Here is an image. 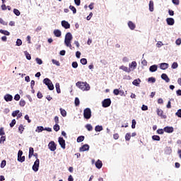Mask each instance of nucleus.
Masks as SVG:
<instances>
[{"instance_id": "obj_33", "label": "nucleus", "mask_w": 181, "mask_h": 181, "mask_svg": "<svg viewBox=\"0 0 181 181\" xmlns=\"http://www.w3.org/2000/svg\"><path fill=\"white\" fill-rule=\"evenodd\" d=\"M53 129L55 131V132H59V131H60V125L55 124L53 127Z\"/></svg>"}, {"instance_id": "obj_19", "label": "nucleus", "mask_w": 181, "mask_h": 181, "mask_svg": "<svg viewBox=\"0 0 181 181\" xmlns=\"http://www.w3.org/2000/svg\"><path fill=\"white\" fill-rule=\"evenodd\" d=\"M141 78L134 79L132 82L133 86H136V87H139V85L141 84Z\"/></svg>"}, {"instance_id": "obj_47", "label": "nucleus", "mask_w": 181, "mask_h": 181, "mask_svg": "<svg viewBox=\"0 0 181 181\" xmlns=\"http://www.w3.org/2000/svg\"><path fill=\"white\" fill-rule=\"evenodd\" d=\"M16 124V119H13L11 120V122L10 123L11 128H13L15 125Z\"/></svg>"}, {"instance_id": "obj_58", "label": "nucleus", "mask_w": 181, "mask_h": 181, "mask_svg": "<svg viewBox=\"0 0 181 181\" xmlns=\"http://www.w3.org/2000/svg\"><path fill=\"white\" fill-rule=\"evenodd\" d=\"M14 100L16 101H19V100H21V95L20 94H16L14 96Z\"/></svg>"}, {"instance_id": "obj_44", "label": "nucleus", "mask_w": 181, "mask_h": 181, "mask_svg": "<svg viewBox=\"0 0 181 181\" xmlns=\"http://www.w3.org/2000/svg\"><path fill=\"white\" fill-rule=\"evenodd\" d=\"M5 166H6V160H3L1 163V165H0V168L1 169H4V168H5Z\"/></svg>"}, {"instance_id": "obj_50", "label": "nucleus", "mask_w": 181, "mask_h": 181, "mask_svg": "<svg viewBox=\"0 0 181 181\" xmlns=\"http://www.w3.org/2000/svg\"><path fill=\"white\" fill-rule=\"evenodd\" d=\"M16 46H22V40L21 39H17L16 42Z\"/></svg>"}, {"instance_id": "obj_14", "label": "nucleus", "mask_w": 181, "mask_h": 181, "mask_svg": "<svg viewBox=\"0 0 181 181\" xmlns=\"http://www.w3.org/2000/svg\"><path fill=\"white\" fill-rule=\"evenodd\" d=\"M166 22L169 26H173L175 25V19L173 18H166Z\"/></svg>"}, {"instance_id": "obj_26", "label": "nucleus", "mask_w": 181, "mask_h": 181, "mask_svg": "<svg viewBox=\"0 0 181 181\" xmlns=\"http://www.w3.org/2000/svg\"><path fill=\"white\" fill-rule=\"evenodd\" d=\"M165 155H170L172 153V148L170 146H167L165 149Z\"/></svg>"}, {"instance_id": "obj_16", "label": "nucleus", "mask_w": 181, "mask_h": 181, "mask_svg": "<svg viewBox=\"0 0 181 181\" xmlns=\"http://www.w3.org/2000/svg\"><path fill=\"white\" fill-rule=\"evenodd\" d=\"M127 25H128L130 30H135V28H136V25H135V23H134V22L129 21L127 23Z\"/></svg>"}, {"instance_id": "obj_54", "label": "nucleus", "mask_w": 181, "mask_h": 181, "mask_svg": "<svg viewBox=\"0 0 181 181\" xmlns=\"http://www.w3.org/2000/svg\"><path fill=\"white\" fill-rule=\"evenodd\" d=\"M71 66L73 69H77V67H78V64L77 63V62H73Z\"/></svg>"}, {"instance_id": "obj_10", "label": "nucleus", "mask_w": 181, "mask_h": 181, "mask_svg": "<svg viewBox=\"0 0 181 181\" xmlns=\"http://www.w3.org/2000/svg\"><path fill=\"white\" fill-rule=\"evenodd\" d=\"M4 98L6 103H9V101H12V100H13V96L9 93H7L4 95Z\"/></svg>"}, {"instance_id": "obj_4", "label": "nucleus", "mask_w": 181, "mask_h": 181, "mask_svg": "<svg viewBox=\"0 0 181 181\" xmlns=\"http://www.w3.org/2000/svg\"><path fill=\"white\" fill-rule=\"evenodd\" d=\"M83 118H85V119H90V118H91V109L86 107L83 110Z\"/></svg>"}, {"instance_id": "obj_36", "label": "nucleus", "mask_w": 181, "mask_h": 181, "mask_svg": "<svg viewBox=\"0 0 181 181\" xmlns=\"http://www.w3.org/2000/svg\"><path fill=\"white\" fill-rule=\"evenodd\" d=\"M148 83H156V78H155V77H150L148 78Z\"/></svg>"}, {"instance_id": "obj_39", "label": "nucleus", "mask_w": 181, "mask_h": 181, "mask_svg": "<svg viewBox=\"0 0 181 181\" xmlns=\"http://www.w3.org/2000/svg\"><path fill=\"white\" fill-rule=\"evenodd\" d=\"M13 13L15 14L16 16H21V11L19 10L14 8L13 11Z\"/></svg>"}, {"instance_id": "obj_11", "label": "nucleus", "mask_w": 181, "mask_h": 181, "mask_svg": "<svg viewBox=\"0 0 181 181\" xmlns=\"http://www.w3.org/2000/svg\"><path fill=\"white\" fill-rule=\"evenodd\" d=\"M136 66H138L136 62L133 61L131 64H129V69H130L131 71H134V70L136 69Z\"/></svg>"}, {"instance_id": "obj_42", "label": "nucleus", "mask_w": 181, "mask_h": 181, "mask_svg": "<svg viewBox=\"0 0 181 181\" xmlns=\"http://www.w3.org/2000/svg\"><path fill=\"white\" fill-rule=\"evenodd\" d=\"M18 160L21 162V163H23V162H25V156L18 157Z\"/></svg>"}, {"instance_id": "obj_35", "label": "nucleus", "mask_w": 181, "mask_h": 181, "mask_svg": "<svg viewBox=\"0 0 181 181\" xmlns=\"http://www.w3.org/2000/svg\"><path fill=\"white\" fill-rule=\"evenodd\" d=\"M69 9L72 11L74 14L77 13V9L76 8V7H74V6H69Z\"/></svg>"}, {"instance_id": "obj_61", "label": "nucleus", "mask_w": 181, "mask_h": 181, "mask_svg": "<svg viewBox=\"0 0 181 181\" xmlns=\"http://www.w3.org/2000/svg\"><path fill=\"white\" fill-rule=\"evenodd\" d=\"M175 115L178 117V118H181V109L177 110V112L175 113Z\"/></svg>"}, {"instance_id": "obj_48", "label": "nucleus", "mask_w": 181, "mask_h": 181, "mask_svg": "<svg viewBox=\"0 0 181 181\" xmlns=\"http://www.w3.org/2000/svg\"><path fill=\"white\" fill-rule=\"evenodd\" d=\"M80 62L83 64V66H86V64H87V59L86 58L81 59Z\"/></svg>"}, {"instance_id": "obj_12", "label": "nucleus", "mask_w": 181, "mask_h": 181, "mask_svg": "<svg viewBox=\"0 0 181 181\" xmlns=\"http://www.w3.org/2000/svg\"><path fill=\"white\" fill-rule=\"evenodd\" d=\"M157 115H158L163 119H166L167 118V116L163 115V110H162V109H157Z\"/></svg>"}, {"instance_id": "obj_63", "label": "nucleus", "mask_w": 181, "mask_h": 181, "mask_svg": "<svg viewBox=\"0 0 181 181\" xmlns=\"http://www.w3.org/2000/svg\"><path fill=\"white\" fill-rule=\"evenodd\" d=\"M141 110H142V111H148V106L143 105L141 107Z\"/></svg>"}, {"instance_id": "obj_21", "label": "nucleus", "mask_w": 181, "mask_h": 181, "mask_svg": "<svg viewBox=\"0 0 181 181\" xmlns=\"http://www.w3.org/2000/svg\"><path fill=\"white\" fill-rule=\"evenodd\" d=\"M97 169H101L103 168V161L101 160H98L95 163Z\"/></svg>"}, {"instance_id": "obj_49", "label": "nucleus", "mask_w": 181, "mask_h": 181, "mask_svg": "<svg viewBox=\"0 0 181 181\" xmlns=\"http://www.w3.org/2000/svg\"><path fill=\"white\" fill-rule=\"evenodd\" d=\"M125 140L130 141L131 140V133H127L125 134Z\"/></svg>"}, {"instance_id": "obj_55", "label": "nucleus", "mask_w": 181, "mask_h": 181, "mask_svg": "<svg viewBox=\"0 0 181 181\" xmlns=\"http://www.w3.org/2000/svg\"><path fill=\"white\" fill-rule=\"evenodd\" d=\"M35 62H37V64H43V61H42V59L40 58H36Z\"/></svg>"}, {"instance_id": "obj_24", "label": "nucleus", "mask_w": 181, "mask_h": 181, "mask_svg": "<svg viewBox=\"0 0 181 181\" xmlns=\"http://www.w3.org/2000/svg\"><path fill=\"white\" fill-rule=\"evenodd\" d=\"M35 153V149L33 147L29 148V154L28 158L30 159L33 156V154Z\"/></svg>"}, {"instance_id": "obj_41", "label": "nucleus", "mask_w": 181, "mask_h": 181, "mask_svg": "<svg viewBox=\"0 0 181 181\" xmlns=\"http://www.w3.org/2000/svg\"><path fill=\"white\" fill-rule=\"evenodd\" d=\"M153 141H160V136L158 135H153L152 136Z\"/></svg>"}, {"instance_id": "obj_37", "label": "nucleus", "mask_w": 181, "mask_h": 181, "mask_svg": "<svg viewBox=\"0 0 181 181\" xmlns=\"http://www.w3.org/2000/svg\"><path fill=\"white\" fill-rule=\"evenodd\" d=\"M19 105L20 107H25V105H26V101H25L23 99H21L19 102Z\"/></svg>"}, {"instance_id": "obj_8", "label": "nucleus", "mask_w": 181, "mask_h": 181, "mask_svg": "<svg viewBox=\"0 0 181 181\" xmlns=\"http://www.w3.org/2000/svg\"><path fill=\"white\" fill-rule=\"evenodd\" d=\"M58 142L62 149H66V140L63 137H59Z\"/></svg>"}, {"instance_id": "obj_9", "label": "nucleus", "mask_w": 181, "mask_h": 181, "mask_svg": "<svg viewBox=\"0 0 181 181\" xmlns=\"http://www.w3.org/2000/svg\"><path fill=\"white\" fill-rule=\"evenodd\" d=\"M90 151V145L84 144L79 148V152H86Z\"/></svg>"}, {"instance_id": "obj_27", "label": "nucleus", "mask_w": 181, "mask_h": 181, "mask_svg": "<svg viewBox=\"0 0 181 181\" xmlns=\"http://www.w3.org/2000/svg\"><path fill=\"white\" fill-rule=\"evenodd\" d=\"M43 131H45V127H43V126H38L35 129V132H38V134L43 132Z\"/></svg>"}, {"instance_id": "obj_51", "label": "nucleus", "mask_w": 181, "mask_h": 181, "mask_svg": "<svg viewBox=\"0 0 181 181\" xmlns=\"http://www.w3.org/2000/svg\"><path fill=\"white\" fill-rule=\"evenodd\" d=\"M5 141H6V136H1L0 137V144H4V142H5Z\"/></svg>"}, {"instance_id": "obj_31", "label": "nucleus", "mask_w": 181, "mask_h": 181, "mask_svg": "<svg viewBox=\"0 0 181 181\" xmlns=\"http://www.w3.org/2000/svg\"><path fill=\"white\" fill-rule=\"evenodd\" d=\"M59 111H60L61 115H62V117H67V112H66V110H64L63 108H60Z\"/></svg>"}, {"instance_id": "obj_40", "label": "nucleus", "mask_w": 181, "mask_h": 181, "mask_svg": "<svg viewBox=\"0 0 181 181\" xmlns=\"http://www.w3.org/2000/svg\"><path fill=\"white\" fill-rule=\"evenodd\" d=\"M157 134H158V135H163V134H165V129H158Z\"/></svg>"}, {"instance_id": "obj_20", "label": "nucleus", "mask_w": 181, "mask_h": 181, "mask_svg": "<svg viewBox=\"0 0 181 181\" xmlns=\"http://www.w3.org/2000/svg\"><path fill=\"white\" fill-rule=\"evenodd\" d=\"M158 70V65L154 64L152 65L149 67V71H151V73H155V71H156Z\"/></svg>"}, {"instance_id": "obj_25", "label": "nucleus", "mask_w": 181, "mask_h": 181, "mask_svg": "<svg viewBox=\"0 0 181 181\" xmlns=\"http://www.w3.org/2000/svg\"><path fill=\"white\" fill-rule=\"evenodd\" d=\"M148 9H149L150 12H153V11H154V8H153V1H152V0H151V1H149Z\"/></svg>"}, {"instance_id": "obj_13", "label": "nucleus", "mask_w": 181, "mask_h": 181, "mask_svg": "<svg viewBox=\"0 0 181 181\" xmlns=\"http://www.w3.org/2000/svg\"><path fill=\"white\" fill-rule=\"evenodd\" d=\"M173 131V127L166 126L165 127H164V132H166L167 134H172Z\"/></svg>"}, {"instance_id": "obj_62", "label": "nucleus", "mask_w": 181, "mask_h": 181, "mask_svg": "<svg viewBox=\"0 0 181 181\" xmlns=\"http://www.w3.org/2000/svg\"><path fill=\"white\" fill-rule=\"evenodd\" d=\"M113 94H115V95H119V89H115L113 90Z\"/></svg>"}, {"instance_id": "obj_17", "label": "nucleus", "mask_w": 181, "mask_h": 181, "mask_svg": "<svg viewBox=\"0 0 181 181\" xmlns=\"http://www.w3.org/2000/svg\"><path fill=\"white\" fill-rule=\"evenodd\" d=\"M161 78L162 80H164L165 83H169L170 81V78H169V76L166 74H161Z\"/></svg>"}, {"instance_id": "obj_53", "label": "nucleus", "mask_w": 181, "mask_h": 181, "mask_svg": "<svg viewBox=\"0 0 181 181\" xmlns=\"http://www.w3.org/2000/svg\"><path fill=\"white\" fill-rule=\"evenodd\" d=\"M136 125V121L134 119L132 121V129H135Z\"/></svg>"}, {"instance_id": "obj_38", "label": "nucleus", "mask_w": 181, "mask_h": 181, "mask_svg": "<svg viewBox=\"0 0 181 181\" xmlns=\"http://www.w3.org/2000/svg\"><path fill=\"white\" fill-rule=\"evenodd\" d=\"M84 138H85L84 136H78L76 141L78 143L83 142V141H84Z\"/></svg>"}, {"instance_id": "obj_15", "label": "nucleus", "mask_w": 181, "mask_h": 181, "mask_svg": "<svg viewBox=\"0 0 181 181\" xmlns=\"http://www.w3.org/2000/svg\"><path fill=\"white\" fill-rule=\"evenodd\" d=\"M61 25L64 29H70V24L66 21H62Z\"/></svg>"}, {"instance_id": "obj_64", "label": "nucleus", "mask_w": 181, "mask_h": 181, "mask_svg": "<svg viewBox=\"0 0 181 181\" xmlns=\"http://www.w3.org/2000/svg\"><path fill=\"white\" fill-rule=\"evenodd\" d=\"M172 2L174 5H179V4H180L179 0H172Z\"/></svg>"}, {"instance_id": "obj_46", "label": "nucleus", "mask_w": 181, "mask_h": 181, "mask_svg": "<svg viewBox=\"0 0 181 181\" xmlns=\"http://www.w3.org/2000/svg\"><path fill=\"white\" fill-rule=\"evenodd\" d=\"M177 67H179V64H177V62H173L171 65V69H177Z\"/></svg>"}, {"instance_id": "obj_3", "label": "nucleus", "mask_w": 181, "mask_h": 181, "mask_svg": "<svg viewBox=\"0 0 181 181\" xmlns=\"http://www.w3.org/2000/svg\"><path fill=\"white\" fill-rule=\"evenodd\" d=\"M43 84H45V86H47V88L50 91H53L54 90V86L53 85V83L49 78H45L42 81Z\"/></svg>"}, {"instance_id": "obj_59", "label": "nucleus", "mask_w": 181, "mask_h": 181, "mask_svg": "<svg viewBox=\"0 0 181 181\" xmlns=\"http://www.w3.org/2000/svg\"><path fill=\"white\" fill-rule=\"evenodd\" d=\"M24 118L26 121H28V124H30L32 122V120H30V119H29V115H25Z\"/></svg>"}, {"instance_id": "obj_30", "label": "nucleus", "mask_w": 181, "mask_h": 181, "mask_svg": "<svg viewBox=\"0 0 181 181\" xmlns=\"http://www.w3.org/2000/svg\"><path fill=\"white\" fill-rule=\"evenodd\" d=\"M103 129V126L97 125L95 127V132H101Z\"/></svg>"}, {"instance_id": "obj_43", "label": "nucleus", "mask_w": 181, "mask_h": 181, "mask_svg": "<svg viewBox=\"0 0 181 181\" xmlns=\"http://www.w3.org/2000/svg\"><path fill=\"white\" fill-rule=\"evenodd\" d=\"M19 112H21L20 110H15L12 112L11 115L15 118V117H18V115L19 114Z\"/></svg>"}, {"instance_id": "obj_45", "label": "nucleus", "mask_w": 181, "mask_h": 181, "mask_svg": "<svg viewBox=\"0 0 181 181\" xmlns=\"http://www.w3.org/2000/svg\"><path fill=\"white\" fill-rule=\"evenodd\" d=\"M86 128L89 132L93 131V126L90 124H86Z\"/></svg>"}, {"instance_id": "obj_1", "label": "nucleus", "mask_w": 181, "mask_h": 181, "mask_svg": "<svg viewBox=\"0 0 181 181\" xmlns=\"http://www.w3.org/2000/svg\"><path fill=\"white\" fill-rule=\"evenodd\" d=\"M71 40H73V35L71 33H67L65 35L64 38V45L66 47H69V49H73V47L71 46Z\"/></svg>"}, {"instance_id": "obj_29", "label": "nucleus", "mask_w": 181, "mask_h": 181, "mask_svg": "<svg viewBox=\"0 0 181 181\" xmlns=\"http://www.w3.org/2000/svg\"><path fill=\"white\" fill-rule=\"evenodd\" d=\"M55 88L57 90V94H60V93H62V90H60V83H57L55 84Z\"/></svg>"}, {"instance_id": "obj_23", "label": "nucleus", "mask_w": 181, "mask_h": 181, "mask_svg": "<svg viewBox=\"0 0 181 181\" xmlns=\"http://www.w3.org/2000/svg\"><path fill=\"white\" fill-rule=\"evenodd\" d=\"M120 70H123V71H125L126 73H131V69L125 66H121L119 67Z\"/></svg>"}, {"instance_id": "obj_22", "label": "nucleus", "mask_w": 181, "mask_h": 181, "mask_svg": "<svg viewBox=\"0 0 181 181\" xmlns=\"http://www.w3.org/2000/svg\"><path fill=\"white\" fill-rule=\"evenodd\" d=\"M54 35L56 37H60L62 36V31L60 30H54Z\"/></svg>"}, {"instance_id": "obj_7", "label": "nucleus", "mask_w": 181, "mask_h": 181, "mask_svg": "<svg viewBox=\"0 0 181 181\" xmlns=\"http://www.w3.org/2000/svg\"><path fill=\"white\" fill-rule=\"evenodd\" d=\"M40 165V160H39V158H37L33 165V170H34V172H37V170H39Z\"/></svg>"}, {"instance_id": "obj_60", "label": "nucleus", "mask_w": 181, "mask_h": 181, "mask_svg": "<svg viewBox=\"0 0 181 181\" xmlns=\"http://www.w3.org/2000/svg\"><path fill=\"white\" fill-rule=\"evenodd\" d=\"M37 98H39L40 100V99L43 98V95L41 93L40 91H38L37 93Z\"/></svg>"}, {"instance_id": "obj_34", "label": "nucleus", "mask_w": 181, "mask_h": 181, "mask_svg": "<svg viewBox=\"0 0 181 181\" xmlns=\"http://www.w3.org/2000/svg\"><path fill=\"white\" fill-rule=\"evenodd\" d=\"M18 131L20 134H23V131H25V127H23V124H20L18 127Z\"/></svg>"}, {"instance_id": "obj_56", "label": "nucleus", "mask_w": 181, "mask_h": 181, "mask_svg": "<svg viewBox=\"0 0 181 181\" xmlns=\"http://www.w3.org/2000/svg\"><path fill=\"white\" fill-rule=\"evenodd\" d=\"M52 62L53 64H55V66H60V62L56 59H52Z\"/></svg>"}, {"instance_id": "obj_57", "label": "nucleus", "mask_w": 181, "mask_h": 181, "mask_svg": "<svg viewBox=\"0 0 181 181\" xmlns=\"http://www.w3.org/2000/svg\"><path fill=\"white\" fill-rule=\"evenodd\" d=\"M75 105L76 107H78V105H80V99H78V98H75Z\"/></svg>"}, {"instance_id": "obj_28", "label": "nucleus", "mask_w": 181, "mask_h": 181, "mask_svg": "<svg viewBox=\"0 0 181 181\" xmlns=\"http://www.w3.org/2000/svg\"><path fill=\"white\" fill-rule=\"evenodd\" d=\"M0 33H1L2 35H5V36H9V35H11V33H9V31L2 29L0 30Z\"/></svg>"}, {"instance_id": "obj_6", "label": "nucleus", "mask_w": 181, "mask_h": 181, "mask_svg": "<svg viewBox=\"0 0 181 181\" xmlns=\"http://www.w3.org/2000/svg\"><path fill=\"white\" fill-rule=\"evenodd\" d=\"M111 105V99L110 98H106L104 99L102 102V106L103 108H108Z\"/></svg>"}, {"instance_id": "obj_32", "label": "nucleus", "mask_w": 181, "mask_h": 181, "mask_svg": "<svg viewBox=\"0 0 181 181\" xmlns=\"http://www.w3.org/2000/svg\"><path fill=\"white\" fill-rule=\"evenodd\" d=\"M24 54H25L27 60H32V56H30V54H29V52H28V51H25Z\"/></svg>"}, {"instance_id": "obj_5", "label": "nucleus", "mask_w": 181, "mask_h": 181, "mask_svg": "<svg viewBox=\"0 0 181 181\" xmlns=\"http://www.w3.org/2000/svg\"><path fill=\"white\" fill-rule=\"evenodd\" d=\"M48 148L49 151H51V152H54V151L57 149V144H56V143L54 141H51L48 144Z\"/></svg>"}, {"instance_id": "obj_18", "label": "nucleus", "mask_w": 181, "mask_h": 181, "mask_svg": "<svg viewBox=\"0 0 181 181\" xmlns=\"http://www.w3.org/2000/svg\"><path fill=\"white\" fill-rule=\"evenodd\" d=\"M169 68V64L168 63H161L160 64V69L161 70H166V69H168Z\"/></svg>"}, {"instance_id": "obj_2", "label": "nucleus", "mask_w": 181, "mask_h": 181, "mask_svg": "<svg viewBox=\"0 0 181 181\" xmlns=\"http://www.w3.org/2000/svg\"><path fill=\"white\" fill-rule=\"evenodd\" d=\"M76 86L78 87V88L82 90V91H90V84H88L87 82L78 81L76 83Z\"/></svg>"}, {"instance_id": "obj_52", "label": "nucleus", "mask_w": 181, "mask_h": 181, "mask_svg": "<svg viewBox=\"0 0 181 181\" xmlns=\"http://www.w3.org/2000/svg\"><path fill=\"white\" fill-rule=\"evenodd\" d=\"M0 136H5V130L4 127L0 128Z\"/></svg>"}]
</instances>
